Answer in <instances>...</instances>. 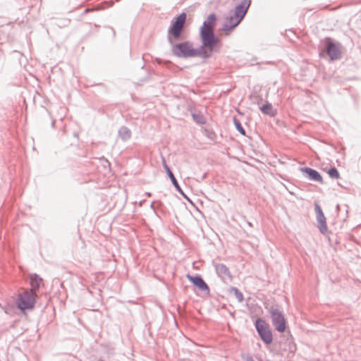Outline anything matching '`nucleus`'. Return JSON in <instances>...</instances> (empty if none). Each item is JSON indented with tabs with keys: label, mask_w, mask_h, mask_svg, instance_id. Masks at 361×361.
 I'll use <instances>...</instances> for the list:
<instances>
[{
	"label": "nucleus",
	"mask_w": 361,
	"mask_h": 361,
	"mask_svg": "<svg viewBox=\"0 0 361 361\" xmlns=\"http://www.w3.org/2000/svg\"><path fill=\"white\" fill-rule=\"evenodd\" d=\"M270 313L275 329L279 332L285 331L286 325L283 314L276 309H271Z\"/></svg>",
	"instance_id": "nucleus-7"
},
{
	"label": "nucleus",
	"mask_w": 361,
	"mask_h": 361,
	"mask_svg": "<svg viewBox=\"0 0 361 361\" xmlns=\"http://www.w3.org/2000/svg\"><path fill=\"white\" fill-rule=\"evenodd\" d=\"M247 6L245 3L236 6L235 11L226 18L222 30L226 35H230L232 30L240 23L247 13Z\"/></svg>",
	"instance_id": "nucleus-2"
},
{
	"label": "nucleus",
	"mask_w": 361,
	"mask_h": 361,
	"mask_svg": "<svg viewBox=\"0 0 361 361\" xmlns=\"http://www.w3.org/2000/svg\"><path fill=\"white\" fill-rule=\"evenodd\" d=\"M315 211L317 213V220L318 222V228L322 233H325L327 231V224L326 217L321 209V207L316 204Z\"/></svg>",
	"instance_id": "nucleus-8"
},
{
	"label": "nucleus",
	"mask_w": 361,
	"mask_h": 361,
	"mask_svg": "<svg viewBox=\"0 0 361 361\" xmlns=\"http://www.w3.org/2000/svg\"><path fill=\"white\" fill-rule=\"evenodd\" d=\"M327 54L329 56L331 60H337L341 56V50L339 47L332 42H329L326 48Z\"/></svg>",
	"instance_id": "nucleus-9"
},
{
	"label": "nucleus",
	"mask_w": 361,
	"mask_h": 361,
	"mask_svg": "<svg viewBox=\"0 0 361 361\" xmlns=\"http://www.w3.org/2000/svg\"><path fill=\"white\" fill-rule=\"evenodd\" d=\"M187 278L200 290H208V286L200 276H187Z\"/></svg>",
	"instance_id": "nucleus-11"
},
{
	"label": "nucleus",
	"mask_w": 361,
	"mask_h": 361,
	"mask_svg": "<svg viewBox=\"0 0 361 361\" xmlns=\"http://www.w3.org/2000/svg\"><path fill=\"white\" fill-rule=\"evenodd\" d=\"M302 171L306 173L309 178L312 180L322 183L323 179L322 176L316 171L310 168H304L301 169Z\"/></svg>",
	"instance_id": "nucleus-10"
},
{
	"label": "nucleus",
	"mask_w": 361,
	"mask_h": 361,
	"mask_svg": "<svg viewBox=\"0 0 361 361\" xmlns=\"http://www.w3.org/2000/svg\"><path fill=\"white\" fill-rule=\"evenodd\" d=\"M35 302V293L32 290L24 291L19 295L18 307L20 310L31 309L34 307Z\"/></svg>",
	"instance_id": "nucleus-5"
},
{
	"label": "nucleus",
	"mask_w": 361,
	"mask_h": 361,
	"mask_svg": "<svg viewBox=\"0 0 361 361\" xmlns=\"http://www.w3.org/2000/svg\"><path fill=\"white\" fill-rule=\"evenodd\" d=\"M164 166L170 178V179L171 180L173 184L174 185V186L178 189V190H180V187L178 185V183L173 175V173H172V171H171V169H169V167L167 166V164H166V161L164 160Z\"/></svg>",
	"instance_id": "nucleus-13"
},
{
	"label": "nucleus",
	"mask_w": 361,
	"mask_h": 361,
	"mask_svg": "<svg viewBox=\"0 0 361 361\" xmlns=\"http://www.w3.org/2000/svg\"><path fill=\"white\" fill-rule=\"evenodd\" d=\"M31 286L32 288H37L42 283V279L37 276H32L30 277Z\"/></svg>",
	"instance_id": "nucleus-14"
},
{
	"label": "nucleus",
	"mask_w": 361,
	"mask_h": 361,
	"mask_svg": "<svg viewBox=\"0 0 361 361\" xmlns=\"http://www.w3.org/2000/svg\"><path fill=\"white\" fill-rule=\"evenodd\" d=\"M327 173L331 178L338 179L340 178V174L336 168H331Z\"/></svg>",
	"instance_id": "nucleus-15"
},
{
	"label": "nucleus",
	"mask_w": 361,
	"mask_h": 361,
	"mask_svg": "<svg viewBox=\"0 0 361 361\" xmlns=\"http://www.w3.org/2000/svg\"><path fill=\"white\" fill-rule=\"evenodd\" d=\"M186 19V14L182 13L173 22L171 27L169 30V39L171 41L172 38L178 39L183 30Z\"/></svg>",
	"instance_id": "nucleus-4"
},
{
	"label": "nucleus",
	"mask_w": 361,
	"mask_h": 361,
	"mask_svg": "<svg viewBox=\"0 0 361 361\" xmlns=\"http://www.w3.org/2000/svg\"><path fill=\"white\" fill-rule=\"evenodd\" d=\"M235 126L238 130L243 135H245V130L241 126L240 123L239 122L235 121Z\"/></svg>",
	"instance_id": "nucleus-16"
},
{
	"label": "nucleus",
	"mask_w": 361,
	"mask_h": 361,
	"mask_svg": "<svg viewBox=\"0 0 361 361\" xmlns=\"http://www.w3.org/2000/svg\"><path fill=\"white\" fill-rule=\"evenodd\" d=\"M172 51L176 56L183 58L194 57L198 54V51L188 42L173 45Z\"/></svg>",
	"instance_id": "nucleus-3"
},
{
	"label": "nucleus",
	"mask_w": 361,
	"mask_h": 361,
	"mask_svg": "<svg viewBox=\"0 0 361 361\" xmlns=\"http://www.w3.org/2000/svg\"><path fill=\"white\" fill-rule=\"evenodd\" d=\"M216 23V16L212 13L208 16L200 29V37L202 42V54L207 57L214 51L221 47L220 39L214 36V29Z\"/></svg>",
	"instance_id": "nucleus-1"
},
{
	"label": "nucleus",
	"mask_w": 361,
	"mask_h": 361,
	"mask_svg": "<svg viewBox=\"0 0 361 361\" xmlns=\"http://www.w3.org/2000/svg\"><path fill=\"white\" fill-rule=\"evenodd\" d=\"M255 326L262 341L267 344H270L272 342V334L268 324L264 320L258 319Z\"/></svg>",
	"instance_id": "nucleus-6"
},
{
	"label": "nucleus",
	"mask_w": 361,
	"mask_h": 361,
	"mask_svg": "<svg viewBox=\"0 0 361 361\" xmlns=\"http://www.w3.org/2000/svg\"><path fill=\"white\" fill-rule=\"evenodd\" d=\"M261 111L264 114L270 116H274L276 114V111L273 108L272 105L269 103H267L260 107Z\"/></svg>",
	"instance_id": "nucleus-12"
}]
</instances>
